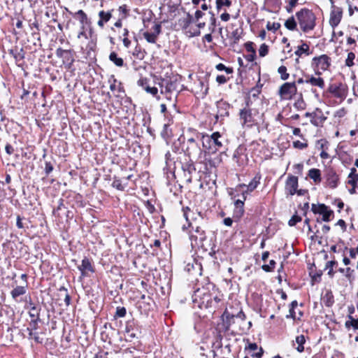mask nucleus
I'll list each match as a JSON object with an SVG mask.
<instances>
[{
    "label": "nucleus",
    "mask_w": 358,
    "mask_h": 358,
    "mask_svg": "<svg viewBox=\"0 0 358 358\" xmlns=\"http://www.w3.org/2000/svg\"><path fill=\"white\" fill-rule=\"evenodd\" d=\"M222 294L212 282L198 288L192 296L193 302L201 308L210 309V312H215L219 307Z\"/></svg>",
    "instance_id": "1"
},
{
    "label": "nucleus",
    "mask_w": 358,
    "mask_h": 358,
    "mask_svg": "<svg viewBox=\"0 0 358 358\" xmlns=\"http://www.w3.org/2000/svg\"><path fill=\"white\" fill-rule=\"evenodd\" d=\"M263 114L255 107V101L250 96L245 98V103L239 110L238 117L243 128H252L259 124V121Z\"/></svg>",
    "instance_id": "2"
},
{
    "label": "nucleus",
    "mask_w": 358,
    "mask_h": 358,
    "mask_svg": "<svg viewBox=\"0 0 358 358\" xmlns=\"http://www.w3.org/2000/svg\"><path fill=\"white\" fill-rule=\"evenodd\" d=\"M296 17L303 32L308 33L315 29L316 16L312 10L303 8L296 13Z\"/></svg>",
    "instance_id": "3"
},
{
    "label": "nucleus",
    "mask_w": 358,
    "mask_h": 358,
    "mask_svg": "<svg viewBox=\"0 0 358 358\" xmlns=\"http://www.w3.org/2000/svg\"><path fill=\"white\" fill-rule=\"evenodd\" d=\"M246 316L242 309H235L230 308L229 310L226 309L222 315L223 321V326L226 330H229L231 326L237 322L240 328H241L242 323L245 320ZM243 329L244 328L242 327Z\"/></svg>",
    "instance_id": "4"
},
{
    "label": "nucleus",
    "mask_w": 358,
    "mask_h": 358,
    "mask_svg": "<svg viewBox=\"0 0 358 358\" xmlns=\"http://www.w3.org/2000/svg\"><path fill=\"white\" fill-rule=\"evenodd\" d=\"M201 141L203 148L209 153H215L224 147V138L217 131L203 135Z\"/></svg>",
    "instance_id": "5"
},
{
    "label": "nucleus",
    "mask_w": 358,
    "mask_h": 358,
    "mask_svg": "<svg viewBox=\"0 0 358 358\" xmlns=\"http://www.w3.org/2000/svg\"><path fill=\"white\" fill-rule=\"evenodd\" d=\"M178 141L183 144L182 149L187 158L192 159L201 153V149L194 138H189L185 141V136L182 135L178 138Z\"/></svg>",
    "instance_id": "6"
},
{
    "label": "nucleus",
    "mask_w": 358,
    "mask_h": 358,
    "mask_svg": "<svg viewBox=\"0 0 358 358\" xmlns=\"http://www.w3.org/2000/svg\"><path fill=\"white\" fill-rule=\"evenodd\" d=\"M232 160L239 167H243L248 164V158L246 153V148L244 145H240L235 150L233 154Z\"/></svg>",
    "instance_id": "7"
},
{
    "label": "nucleus",
    "mask_w": 358,
    "mask_h": 358,
    "mask_svg": "<svg viewBox=\"0 0 358 358\" xmlns=\"http://www.w3.org/2000/svg\"><path fill=\"white\" fill-rule=\"evenodd\" d=\"M324 178L325 180V186L331 189L336 188L339 184V176L331 167L325 169Z\"/></svg>",
    "instance_id": "8"
},
{
    "label": "nucleus",
    "mask_w": 358,
    "mask_h": 358,
    "mask_svg": "<svg viewBox=\"0 0 358 358\" xmlns=\"http://www.w3.org/2000/svg\"><path fill=\"white\" fill-rule=\"evenodd\" d=\"M181 169L187 182H192V175L196 173V164L191 158L185 159L184 162H181Z\"/></svg>",
    "instance_id": "9"
},
{
    "label": "nucleus",
    "mask_w": 358,
    "mask_h": 358,
    "mask_svg": "<svg viewBox=\"0 0 358 358\" xmlns=\"http://www.w3.org/2000/svg\"><path fill=\"white\" fill-rule=\"evenodd\" d=\"M217 113L215 116L216 122L222 121L224 117L229 116L231 105L226 101L220 99L216 102Z\"/></svg>",
    "instance_id": "10"
},
{
    "label": "nucleus",
    "mask_w": 358,
    "mask_h": 358,
    "mask_svg": "<svg viewBox=\"0 0 358 358\" xmlns=\"http://www.w3.org/2000/svg\"><path fill=\"white\" fill-rule=\"evenodd\" d=\"M331 65V58L327 55H322L319 57H315L312 59L311 66L315 70L321 69L326 71Z\"/></svg>",
    "instance_id": "11"
},
{
    "label": "nucleus",
    "mask_w": 358,
    "mask_h": 358,
    "mask_svg": "<svg viewBox=\"0 0 358 358\" xmlns=\"http://www.w3.org/2000/svg\"><path fill=\"white\" fill-rule=\"evenodd\" d=\"M327 92L336 98L343 99L346 96V87L341 83L330 84Z\"/></svg>",
    "instance_id": "12"
},
{
    "label": "nucleus",
    "mask_w": 358,
    "mask_h": 358,
    "mask_svg": "<svg viewBox=\"0 0 358 358\" xmlns=\"http://www.w3.org/2000/svg\"><path fill=\"white\" fill-rule=\"evenodd\" d=\"M305 116L310 117L311 124L317 127L322 125L327 119L320 108H316V110L313 113H306Z\"/></svg>",
    "instance_id": "13"
},
{
    "label": "nucleus",
    "mask_w": 358,
    "mask_h": 358,
    "mask_svg": "<svg viewBox=\"0 0 358 358\" xmlns=\"http://www.w3.org/2000/svg\"><path fill=\"white\" fill-rule=\"evenodd\" d=\"M296 83H285L281 85L279 90L280 95L285 98L291 97L292 95L296 94Z\"/></svg>",
    "instance_id": "14"
},
{
    "label": "nucleus",
    "mask_w": 358,
    "mask_h": 358,
    "mask_svg": "<svg viewBox=\"0 0 358 358\" xmlns=\"http://www.w3.org/2000/svg\"><path fill=\"white\" fill-rule=\"evenodd\" d=\"M149 82L150 80L148 78L141 77L137 81V85L141 87L147 93H149L157 99H159L160 96H158V89L155 87H150Z\"/></svg>",
    "instance_id": "15"
},
{
    "label": "nucleus",
    "mask_w": 358,
    "mask_h": 358,
    "mask_svg": "<svg viewBox=\"0 0 358 358\" xmlns=\"http://www.w3.org/2000/svg\"><path fill=\"white\" fill-rule=\"evenodd\" d=\"M78 268L80 271L82 277L89 276V272L91 273L95 272L92 261L86 257L83 259L81 264L78 266Z\"/></svg>",
    "instance_id": "16"
},
{
    "label": "nucleus",
    "mask_w": 358,
    "mask_h": 358,
    "mask_svg": "<svg viewBox=\"0 0 358 358\" xmlns=\"http://www.w3.org/2000/svg\"><path fill=\"white\" fill-rule=\"evenodd\" d=\"M162 94H169L176 90L178 86L177 78L163 79L160 83Z\"/></svg>",
    "instance_id": "17"
},
{
    "label": "nucleus",
    "mask_w": 358,
    "mask_h": 358,
    "mask_svg": "<svg viewBox=\"0 0 358 358\" xmlns=\"http://www.w3.org/2000/svg\"><path fill=\"white\" fill-rule=\"evenodd\" d=\"M202 166L199 170V172L203 173L207 176H210L214 170H215V163L211 159H205L199 163Z\"/></svg>",
    "instance_id": "18"
},
{
    "label": "nucleus",
    "mask_w": 358,
    "mask_h": 358,
    "mask_svg": "<svg viewBox=\"0 0 358 358\" xmlns=\"http://www.w3.org/2000/svg\"><path fill=\"white\" fill-rule=\"evenodd\" d=\"M125 332L130 338H138L140 329L134 320L126 322Z\"/></svg>",
    "instance_id": "19"
},
{
    "label": "nucleus",
    "mask_w": 358,
    "mask_h": 358,
    "mask_svg": "<svg viewBox=\"0 0 358 358\" xmlns=\"http://www.w3.org/2000/svg\"><path fill=\"white\" fill-rule=\"evenodd\" d=\"M298 188V177L294 176H289L285 182V191L290 195H294L296 192Z\"/></svg>",
    "instance_id": "20"
},
{
    "label": "nucleus",
    "mask_w": 358,
    "mask_h": 358,
    "mask_svg": "<svg viewBox=\"0 0 358 358\" xmlns=\"http://www.w3.org/2000/svg\"><path fill=\"white\" fill-rule=\"evenodd\" d=\"M343 17V10L341 8L333 9L330 13L329 24L333 29H335L341 21Z\"/></svg>",
    "instance_id": "21"
},
{
    "label": "nucleus",
    "mask_w": 358,
    "mask_h": 358,
    "mask_svg": "<svg viewBox=\"0 0 358 358\" xmlns=\"http://www.w3.org/2000/svg\"><path fill=\"white\" fill-rule=\"evenodd\" d=\"M194 234L190 236L191 241L195 242L196 245H202L206 239V231L201 227H196L194 229Z\"/></svg>",
    "instance_id": "22"
},
{
    "label": "nucleus",
    "mask_w": 358,
    "mask_h": 358,
    "mask_svg": "<svg viewBox=\"0 0 358 358\" xmlns=\"http://www.w3.org/2000/svg\"><path fill=\"white\" fill-rule=\"evenodd\" d=\"M305 82L307 84H310L313 87H317L323 90L325 87L324 80L321 77H315L313 76L306 75Z\"/></svg>",
    "instance_id": "23"
},
{
    "label": "nucleus",
    "mask_w": 358,
    "mask_h": 358,
    "mask_svg": "<svg viewBox=\"0 0 358 358\" xmlns=\"http://www.w3.org/2000/svg\"><path fill=\"white\" fill-rule=\"evenodd\" d=\"M114 10L112 9L110 10H108V11H105V10H100L99 12V20H98L97 22V25L100 27V28H103L105 25L106 23H107L108 22H109V20L112 18L113 17V11Z\"/></svg>",
    "instance_id": "24"
},
{
    "label": "nucleus",
    "mask_w": 358,
    "mask_h": 358,
    "mask_svg": "<svg viewBox=\"0 0 358 358\" xmlns=\"http://www.w3.org/2000/svg\"><path fill=\"white\" fill-rule=\"evenodd\" d=\"M244 203L241 199H237L234 202V209L233 217L236 220H240L244 214Z\"/></svg>",
    "instance_id": "25"
},
{
    "label": "nucleus",
    "mask_w": 358,
    "mask_h": 358,
    "mask_svg": "<svg viewBox=\"0 0 358 358\" xmlns=\"http://www.w3.org/2000/svg\"><path fill=\"white\" fill-rule=\"evenodd\" d=\"M28 287V284L26 282L24 285H17L13 288L10 292L12 298L17 301V298L26 294Z\"/></svg>",
    "instance_id": "26"
},
{
    "label": "nucleus",
    "mask_w": 358,
    "mask_h": 358,
    "mask_svg": "<svg viewBox=\"0 0 358 358\" xmlns=\"http://www.w3.org/2000/svg\"><path fill=\"white\" fill-rule=\"evenodd\" d=\"M261 178H262V175L259 172H258L255 176V177L252 178V180L250 181V182L248 185H246L245 184H241V185H240V187H246L248 189V191H249L250 192H252L259 185Z\"/></svg>",
    "instance_id": "27"
},
{
    "label": "nucleus",
    "mask_w": 358,
    "mask_h": 358,
    "mask_svg": "<svg viewBox=\"0 0 358 358\" xmlns=\"http://www.w3.org/2000/svg\"><path fill=\"white\" fill-rule=\"evenodd\" d=\"M108 59L117 67H123L127 65L124 63V59L119 57L117 53L114 51L110 53Z\"/></svg>",
    "instance_id": "28"
},
{
    "label": "nucleus",
    "mask_w": 358,
    "mask_h": 358,
    "mask_svg": "<svg viewBox=\"0 0 358 358\" xmlns=\"http://www.w3.org/2000/svg\"><path fill=\"white\" fill-rule=\"evenodd\" d=\"M25 52L22 48H17L15 55V61L17 66L22 67L24 64Z\"/></svg>",
    "instance_id": "29"
},
{
    "label": "nucleus",
    "mask_w": 358,
    "mask_h": 358,
    "mask_svg": "<svg viewBox=\"0 0 358 358\" xmlns=\"http://www.w3.org/2000/svg\"><path fill=\"white\" fill-rule=\"evenodd\" d=\"M194 22V17L189 13H187L185 17L180 18L178 20V24L182 30H186L191 23Z\"/></svg>",
    "instance_id": "30"
},
{
    "label": "nucleus",
    "mask_w": 358,
    "mask_h": 358,
    "mask_svg": "<svg viewBox=\"0 0 358 358\" xmlns=\"http://www.w3.org/2000/svg\"><path fill=\"white\" fill-rule=\"evenodd\" d=\"M308 176L314 181L315 183L318 184L322 181L321 171L318 169H310L308 171Z\"/></svg>",
    "instance_id": "31"
},
{
    "label": "nucleus",
    "mask_w": 358,
    "mask_h": 358,
    "mask_svg": "<svg viewBox=\"0 0 358 358\" xmlns=\"http://www.w3.org/2000/svg\"><path fill=\"white\" fill-rule=\"evenodd\" d=\"M294 54L297 55L299 57H300L302 55V54L310 55L312 54V52L310 51L309 45L306 43H303L301 45L298 46V48L294 52Z\"/></svg>",
    "instance_id": "32"
},
{
    "label": "nucleus",
    "mask_w": 358,
    "mask_h": 358,
    "mask_svg": "<svg viewBox=\"0 0 358 358\" xmlns=\"http://www.w3.org/2000/svg\"><path fill=\"white\" fill-rule=\"evenodd\" d=\"M322 301L327 307H331L334 303V297L331 290H327L322 297Z\"/></svg>",
    "instance_id": "33"
},
{
    "label": "nucleus",
    "mask_w": 358,
    "mask_h": 358,
    "mask_svg": "<svg viewBox=\"0 0 358 358\" xmlns=\"http://www.w3.org/2000/svg\"><path fill=\"white\" fill-rule=\"evenodd\" d=\"M160 134L162 138L164 139L166 141L170 140L171 137L172 136V130L170 128V125L169 123H166L164 124L163 129Z\"/></svg>",
    "instance_id": "34"
},
{
    "label": "nucleus",
    "mask_w": 358,
    "mask_h": 358,
    "mask_svg": "<svg viewBox=\"0 0 358 358\" xmlns=\"http://www.w3.org/2000/svg\"><path fill=\"white\" fill-rule=\"evenodd\" d=\"M243 34V29L241 28H236L231 34L229 36L230 39L232 41V44H237L241 38V35Z\"/></svg>",
    "instance_id": "35"
},
{
    "label": "nucleus",
    "mask_w": 358,
    "mask_h": 358,
    "mask_svg": "<svg viewBox=\"0 0 358 358\" xmlns=\"http://www.w3.org/2000/svg\"><path fill=\"white\" fill-rule=\"evenodd\" d=\"M63 63L68 65L69 67L74 62L73 52L71 50H68L66 53L62 57Z\"/></svg>",
    "instance_id": "36"
},
{
    "label": "nucleus",
    "mask_w": 358,
    "mask_h": 358,
    "mask_svg": "<svg viewBox=\"0 0 358 358\" xmlns=\"http://www.w3.org/2000/svg\"><path fill=\"white\" fill-rule=\"evenodd\" d=\"M328 206L325 205L324 203H319V204H315L313 203L311 205V210L314 214H320L322 215L323 213H324V210H327V208Z\"/></svg>",
    "instance_id": "37"
},
{
    "label": "nucleus",
    "mask_w": 358,
    "mask_h": 358,
    "mask_svg": "<svg viewBox=\"0 0 358 358\" xmlns=\"http://www.w3.org/2000/svg\"><path fill=\"white\" fill-rule=\"evenodd\" d=\"M348 320L345 323V327L347 329L352 327L354 329H358V318L355 319L352 315H348Z\"/></svg>",
    "instance_id": "38"
},
{
    "label": "nucleus",
    "mask_w": 358,
    "mask_h": 358,
    "mask_svg": "<svg viewBox=\"0 0 358 358\" xmlns=\"http://www.w3.org/2000/svg\"><path fill=\"white\" fill-rule=\"evenodd\" d=\"M295 342L297 344V347L296 348V350L299 352H302L304 351V346L303 345L305 344L306 343V338H305V336L303 335H299V336H297L295 338Z\"/></svg>",
    "instance_id": "39"
},
{
    "label": "nucleus",
    "mask_w": 358,
    "mask_h": 358,
    "mask_svg": "<svg viewBox=\"0 0 358 358\" xmlns=\"http://www.w3.org/2000/svg\"><path fill=\"white\" fill-rule=\"evenodd\" d=\"M132 54L137 59L142 60L145 58L146 52L145 50H143L138 44H137Z\"/></svg>",
    "instance_id": "40"
},
{
    "label": "nucleus",
    "mask_w": 358,
    "mask_h": 358,
    "mask_svg": "<svg viewBox=\"0 0 358 358\" xmlns=\"http://www.w3.org/2000/svg\"><path fill=\"white\" fill-rule=\"evenodd\" d=\"M76 15L79 17V21L82 24V28H85V24H90V21L87 18L86 13L83 10H79L76 13Z\"/></svg>",
    "instance_id": "41"
},
{
    "label": "nucleus",
    "mask_w": 358,
    "mask_h": 358,
    "mask_svg": "<svg viewBox=\"0 0 358 358\" xmlns=\"http://www.w3.org/2000/svg\"><path fill=\"white\" fill-rule=\"evenodd\" d=\"M41 306H33L29 312V315L31 319L41 320Z\"/></svg>",
    "instance_id": "42"
},
{
    "label": "nucleus",
    "mask_w": 358,
    "mask_h": 358,
    "mask_svg": "<svg viewBox=\"0 0 358 358\" xmlns=\"http://www.w3.org/2000/svg\"><path fill=\"white\" fill-rule=\"evenodd\" d=\"M285 27L290 30L294 31L296 29L297 23L294 16L289 17L285 22Z\"/></svg>",
    "instance_id": "43"
},
{
    "label": "nucleus",
    "mask_w": 358,
    "mask_h": 358,
    "mask_svg": "<svg viewBox=\"0 0 358 358\" xmlns=\"http://www.w3.org/2000/svg\"><path fill=\"white\" fill-rule=\"evenodd\" d=\"M231 3V0H215L216 9L218 12L224 7H230Z\"/></svg>",
    "instance_id": "44"
},
{
    "label": "nucleus",
    "mask_w": 358,
    "mask_h": 358,
    "mask_svg": "<svg viewBox=\"0 0 358 358\" xmlns=\"http://www.w3.org/2000/svg\"><path fill=\"white\" fill-rule=\"evenodd\" d=\"M322 221L323 222H329L330 220H331L333 218H334V213L332 210H331L329 208V207L328 206L327 208V210H324V213H323L322 214Z\"/></svg>",
    "instance_id": "45"
},
{
    "label": "nucleus",
    "mask_w": 358,
    "mask_h": 358,
    "mask_svg": "<svg viewBox=\"0 0 358 358\" xmlns=\"http://www.w3.org/2000/svg\"><path fill=\"white\" fill-rule=\"evenodd\" d=\"M119 17L126 19L129 15V9L126 4L122 5L118 8Z\"/></svg>",
    "instance_id": "46"
},
{
    "label": "nucleus",
    "mask_w": 358,
    "mask_h": 358,
    "mask_svg": "<svg viewBox=\"0 0 358 358\" xmlns=\"http://www.w3.org/2000/svg\"><path fill=\"white\" fill-rule=\"evenodd\" d=\"M31 35L34 45L41 46V36H40L39 31H37V30L33 31H31Z\"/></svg>",
    "instance_id": "47"
},
{
    "label": "nucleus",
    "mask_w": 358,
    "mask_h": 358,
    "mask_svg": "<svg viewBox=\"0 0 358 358\" xmlns=\"http://www.w3.org/2000/svg\"><path fill=\"white\" fill-rule=\"evenodd\" d=\"M111 185L113 187L120 191H124L126 186V185H122L121 180L115 176L113 178V181Z\"/></svg>",
    "instance_id": "48"
},
{
    "label": "nucleus",
    "mask_w": 358,
    "mask_h": 358,
    "mask_svg": "<svg viewBox=\"0 0 358 358\" xmlns=\"http://www.w3.org/2000/svg\"><path fill=\"white\" fill-rule=\"evenodd\" d=\"M285 1L287 3L285 7L287 12L291 13L298 4L299 0H285Z\"/></svg>",
    "instance_id": "49"
},
{
    "label": "nucleus",
    "mask_w": 358,
    "mask_h": 358,
    "mask_svg": "<svg viewBox=\"0 0 358 358\" xmlns=\"http://www.w3.org/2000/svg\"><path fill=\"white\" fill-rule=\"evenodd\" d=\"M306 103L302 97V94H300L299 99L294 103V108H296L299 110H302L306 108Z\"/></svg>",
    "instance_id": "50"
},
{
    "label": "nucleus",
    "mask_w": 358,
    "mask_h": 358,
    "mask_svg": "<svg viewBox=\"0 0 358 358\" xmlns=\"http://www.w3.org/2000/svg\"><path fill=\"white\" fill-rule=\"evenodd\" d=\"M338 271L342 273H345V277L349 280V281L352 280V273H354V270L351 269L350 267L346 268H340Z\"/></svg>",
    "instance_id": "51"
},
{
    "label": "nucleus",
    "mask_w": 358,
    "mask_h": 358,
    "mask_svg": "<svg viewBox=\"0 0 358 358\" xmlns=\"http://www.w3.org/2000/svg\"><path fill=\"white\" fill-rule=\"evenodd\" d=\"M278 72L282 80H286L289 77V74L287 73V67L285 66H280L278 69Z\"/></svg>",
    "instance_id": "52"
},
{
    "label": "nucleus",
    "mask_w": 358,
    "mask_h": 358,
    "mask_svg": "<svg viewBox=\"0 0 358 358\" xmlns=\"http://www.w3.org/2000/svg\"><path fill=\"white\" fill-rule=\"evenodd\" d=\"M209 14L210 15V25H209V29L212 31V32H214L215 30V27L217 26V21H216V18H215V14L212 11H209Z\"/></svg>",
    "instance_id": "53"
},
{
    "label": "nucleus",
    "mask_w": 358,
    "mask_h": 358,
    "mask_svg": "<svg viewBox=\"0 0 358 358\" xmlns=\"http://www.w3.org/2000/svg\"><path fill=\"white\" fill-rule=\"evenodd\" d=\"M337 264V262L336 261L331 260L327 262L325 266V269L329 268L328 275L333 278L334 275V271L333 270V267L334 265Z\"/></svg>",
    "instance_id": "54"
},
{
    "label": "nucleus",
    "mask_w": 358,
    "mask_h": 358,
    "mask_svg": "<svg viewBox=\"0 0 358 358\" xmlns=\"http://www.w3.org/2000/svg\"><path fill=\"white\" fill-rule=\"evenodd\" d=\"M143 36L145 38V40L150 43H155L157 41V37L152 33H149L148 31L144 32Z\"/></svg>",
    "instance_id": "55"
},
{
    "label": "nucleus",
    "mask_w": 358,
    "mask_h": 358,
    "mask_svg": "<svg viewBox=\"0 0 358 358\" xmlns=\"http://www.w3.org/2000/svg\"><path fill=\"white\" fill-rule=\"evenodd\" d=\"M64 199H60L59 200V202H58V206L56 209H54L53 210V214L57 216V217H60L59 215V210H62V209H66V207L65 206L64 203Z\"/></svg>",
    "instance_id": "56"
},
{
    "label": "nucleus",
    "mask_w": 358,
    "mask_h": 358,
    "mask_svg": "<svg viewBox=\"0 0 358 358\" xmlns=\"http://www.w3.org/2000/svg\"><path fill=\"white\" fill-rule=\"evenodd\" d=\"M348 178V184H350L352 187H356L358 182V173L352 175L349 174Z\"/></svg>",
    "instance_id": "57"
},
{
    "label": "nucleus",
    "mask_w": 358,
    "mask_h": 358,
    "mask_svg": "<svg viewBox=\"0 0 358 358\" xmlns=\"http://www.w3.org/2000/svg\"><path fill=\"white\" fill-rule=\"evenodd\" d=\"M126 313H127V310L124 307L117 306L116 308V311H115L114 317L115 318L123 317L126 315Z\"/></svg>",
    "instance_id": "58"
},
{
    "label": "nucleus",
    "mask_w": 358,
    "mask_h": 358,
    "mask_svg": "<svg viewBox=\"0 0 358 358\" xmlns=\"http://www.w3.org/2000/svg\"><path fill=\"white\" fill-rule=\"evenodd\" d=\"M302 220L301 216L298 215L296 213L294 214L291 219L288 222V224L290 227L295 226L298 222H300Z\"/></svg>",
    "instance_id": "59"
},
{
    "label": "nucleus",
    "mask_w": 358,
    "mask_h": 358,
    "mask_svg": "<svg viewBox=\"0 0 358 358\" xmlns=\"http://www.w3.org/2000/svg\"><path fill=\"white\" fill-rule=\"evenodd\" d=\"M216 69L218 71H224L227 74L233 73V69L231 67H227L224 64L220 63L216 65Z\"/></svg>",
    "instance_id": "60"
},
{
    "label": "nucleus",
    "mask_w": 358,
    "mask_h": 358,
    "mask_svg": "<svg viewBox=\"0 0 358 358\" xmlns=\"http://www.w3.org/2000/svg\"><path fill=\"white\" fill-rule=\"evenodd\" d=\"M276 263L274 260L271 259L269 262V264H264L262 268L266 272H271L273 270Z\"/></svg>",
    "instance_id": "61"
},
{
    "label": "nucleus",
    "mask_w": 358,
    "mask_h": 358,
    "mask_svg": "<svg viewBox=\"0 0 358 358\" xmlns=\"http://www.w3.org/2000/svg\"><path fill=\"white\" fill-rule=\"evenodd\" d=\"M29 28L31 29V31H39V24H38V20L34 17V21H32L31 20H29Z\"/></svg>",
    "instance_id": "62"
},
{
    "label": "nucleus",
    "mask_w": 358,
    "mask_h": 358,
    "mask_svg": "<svg viewBox=\"0 0 358 358\" xmlns=\"http://www.w3.org/2000/svg\"><path fill=\"white\" fill-rule=\"evenodd\" d=\"M280 27V24L278 22H273L271 23L270 22H268L266 24V29L269 31H275L278 29H279Z\"/></svg>",
    "instance_id": "63"
},
{
    "label": "nucleus",
    "mask_w": 358,
    "mask_h": 358,
    "mask_svg": "<svg viewBox=\"0 0 358 358\" xmlns=\"http://www.w3.org/2000/svg\"><path fill=\"white\" fill-rule=\"evenodd\" d=\"M268 52V46L263 43L261 45L259 49V54L260 57H265Z\"/></svg>",
    "instance_id": "64"
}]
</instances>
